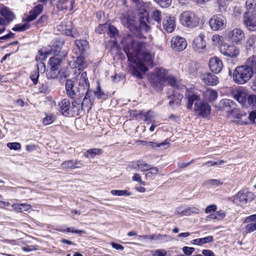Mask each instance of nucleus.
I'll return each mask as SVG.
<instances>
[{"instance_id": "21", "label": "nucleus", "mask_w": 256, "mask_h": 256, "mask_svg": "<svg viewBox=\"0 0 256 256\" xmlns=\"http://www.w3.org/2000/svg\"><path fill=\"white\" fill-rule=\"evenodd\" d=\"M63 44V42L60 40L58 38L54 40L52 42L50 50H48V54H54L55 56H58L61 50Z\"/></svg>"}, {"instance_id": "17", "label": "nucleus", "mask_w": 256, "mask_h": 256, "mask_svg": "<svg viewBox=\"0 0 256 256\" xmlns=\"http://www.w3.org/2000/svg\"><path fill=\"white\" fill-rule=\"evenodd\" d=\"M84 94H85V96L82 102V105L84 109L88 108V110H89L92 108L94 100V92L88 88V89H86Z\"/></svg>"}, {"instance_id": "29", "label": "nucleus", "mask_w": 256, "mask_h": 256, "mask_svg": "<svg viewBox=\"0 0 256 256\" xmlns=\"http://www.w3.org/2000/svg\"><path fill=\"white\" fill-rule=\"evenodd\" d=\"M203 95L204 98L210 102L215 100L218 97L217 92L211 88L207 89Z\"/></svg>"}, {"instance_id": "10", "label": "nucleus", "mask_w": 256, "mask_h": 256, "mask_svg": "<svg viewBox=\"0 0 256 256\" xmlns=\"http://www.w3.org/2000/svg\"><path fill=\"white\" fill-rule=\"evenodd\" d=\"M232 96L238 102L244 104L247 100L248 94L246 89L242 87L233 88L231 91Z\"/></svg>"}, {"instance_id": "58", "label": "nucleus", "mask_w": 256, "mask_h": 256, "mask_svg": "<svg viewBox=\"0 0 256 256\" xmlns=\"http://www.w3.org/2000/svg\"><path fill=\"white\" fill-rule=\"evenodd\" d=\"M7 146L10 150H18L20 148L21 146L19 142H9L7 144Z\"/></svg>"}, {"instance_id": "27", "label": "nucleus", "mask_w": 256, "mask_h": 256, "mask_svg": "<svg viewBox=\"0 0 256 256\" xmlns=\"http://www.w3.org/2000/svg\"><path fill=\"white\" fill-rule=\"evenodd\" d=\"M84 55H78L76 60L74 63L70 66L73 68H78V70H81L86 67V62L83 56Z\"/></svg>"}, {"instance_id": "9", "label": "nucleus", "mask_w": 256, "mask_h": 256, "mask_svg": "<svg viewBox=\"0 0 256 256\" xmlns=\"http://www.w3.org/2000/svg\"><path fill=\"white\" fill-rule=\"evenodd\" d=\"M170 44L172 48L178 52L182 51L187 46V42L185 38L179 36L172 37Z\"/></svg>"}, {"instance_id": "2", "label": "nucleus", "mask_w": 256, "mask_h": 256, "mask_svg": "<svg viewBox=\"0 0 256 256\" xmlns=\"http://www.w3.org/2000/svg\"><path fill=\"white\" fill-rule=\"evenodd\" d=\"M76 80L78 81V88L74 86V82L72 80H67L65 87L66 93L68 98H75L78 93L79 95L84 94L86 89L90 87V84L87 78L86 72H84L76 76Z\"/></svg>"}, {"instance_id": "20", "label": "nucleus", "mask_w": 256, "mask_h": 256, "mask_svg": "<svg viewBox=\"0 0 256 256\" xmlns=\"http://www.w3.org/2000/svg\"><path fill=\"white\" fill-rule=\"evenodd\" d=\"M201 79L204 83L210 86H216L218 83V78L214 74L207 72L201 76Z\"/></svg>"}, {"instance_id": "64", "label": "nucleus", "mask_w": 256, "mask_h": 256, "mask_svg": "<svg viewBox=\"0 0 256 256\" xmlns=\"http://www.w3.org/2000/svg\"><path fill=\"white\" fill-rule=\"evenodd\" d=\"M166 252L164 250H157L154 252L153 256H166Z\"/></svg>"}, {"instance_id": "19", "label": "nucleus", "mask_w": 256, "mask_h": 256, "mask_svg": "<svg viewBox=\"0 0 256 256\" xmlns=\"http://www.w3.org/2000/svg\"><path fill=\"white\" fill-rule=\"evenodd\" d=\"M84 110L81 98H75L72 102V116L79 115Z\"/></svg>"}, {"instance_id": "36", "label": "nucleus", "mask_w": 256, "mask_h": 256, "mask_svg": "<svg viewBox=\"0 0 256 256\" xmlns=\"http://www.w3.org/2000/svg\"><path fill=\"white\" fill-rule=\"evenodd\" d=\"M154 73L165 82V80L168 76V71L162 68H155Z\"/></svg>"}, {"instance_id": "51", "label": "nucleus", "mask_w": 256, "mask_h": 256, "mask_svg": "<svg viewBox=\"0 0 256 256\" xmlns=\"http://www.w3.org/2000/svg\"><path fill=\"white\" fill-rule=\"evenodd\" d=\"M60 231L62 232H72L78 234L79 235H81L82 234L85 232L84 230H75L74 228H68L66 229H60Z\"/></svg>"}, {"instance_id": "22", "label": "nucleus", "mask_w": 256, "mask_h": 256, "mask_svg": "<svg viewBox=\"0 0 256 256\" xmlns=\"http://www.w3.org/2000/svg\"><path fill=\"white\" fill-rule=\"evenodd\" d=\"M244 222L248 223L245 226L246 232H252L256 230V214L246 218Z\"/></svg>"}, {"instance_id": "38", "label": "nucleus", "mask_w": 256, "mask_h": 256, "mask_svg": "<svg viewBox=\"0 0 256 256\" xmlns=\"http://www.w3.org/2000/svg\"><path fill=\"white\" fill-rule=\"evenodd\" d=\"M146 144L148 146L152 148H154L155 147L160 148L162 147L163 149H166L169 146V142L166 140L164 142L161 143H156L153 142H148Z\"/></svg>"}, {"instance_id": "56", "label": "nucleus", "mask_w": 256, "mask_h": 256, "mask_svg": "<svg viewBox=\"0 0 256 256\" xmlns=\"http://www.w3.org/2000/svg\"><path fill=\"white\" fill-rule=\"evenodd\" d=\"M108 34L110 37H114L118 34V30L114 26H108Z\"/></svg>"}, {"instance_id": "32", "label": "nucleus", "mask_w": 256, "mask_h": 256, "mask_svg": "<svg viewBox=\"0 0 256 256\" xmlns=\"http://www.w3.org/2000/svg\"><path fill=\"white\" fill-rule=\"evenodd\" d=\"M150 166H151L141 160L136 161L133 164L134 168L140 170L142 172L148 171Z\"/></svg>"}, {"instance_id": "1", "label": "nucleus", "mask_w": 256, "mask_h": 256, "mask_svg": "<svg viewBox=\"0 0 256 256\" xmlns=\"http://www.w3.org/2000/svg\"><path fill=\"white\" fill-rule=\"evenodd\" d=\"M122 42L128 60L136 64V67L132 68V74L138 78H142V75L138 69L144 72L148 70L142 62L148 65L152 66L154 54L152 52V47L146 42L134 40L130 34L124 38Z\"/></svg>"}, {"instance_id": "40", "label": "nucleus", "mask_w": 256, "mask_h": 256, "mask_svg": "<svg viewBox=\"0 0 256 256\" xmlns=\"http://www.w3.org/2000/svg\"><path fill=\"white\" fill-rule=\"evenodd\" d=\"M213 237L212 236H208L204 238H197L192 240V244L197 245H202L203 244L208 243L212 242Z\"/></svg>"}, {"instance_id": "34", "label": "nucleus", "mask_w": 256, "mask_h": 256, "mask_svg": "<svg viewBox=\"0 0 256 256\" xmlns=\"http://www.w3.org/2000/svg\"><path fill=\"white\" fill-rule=\"evenodd\" d=\"M62 62V59L59 58L52 57L49 60V64L52 71H55L58 68V66Z\"/></svg>"}, {"instance_id": "54", "label": "nucleus", "mask_w": 256, "mask_h": 256, "mask_svg": "<svg viewBox=\"0 0 256 256\" xmlns=\"http://www.w3.org/2000/svg\"><path fill=\"white\" fill-rule=\"evenodd\" d=\"M28 28V26L26 24H18L12 30L16 32H20L27 30Z\"/></svg>"}, {"instance_id": "52", "label": "nucleus", "mask_w": 256, "mask_h": 256, "mask_svg": "<svg viewBox=\"0 0 256 256\" xmlns=\"http://www.w3.org/2000/svg\"><path fill=\"white\" fill-rule=\"evenodd\" d=\"M56 119V117L53 114L46 115L43 119V123L45 125H48L52 123Z\"/></svg>"}, {"instance_id": "13", "label": "nucleus", "mask_w": 256, "mask_h": 256, "mask_svg": "<svg viewBox=\"0 0 256 256\" xmlns=\"http://www.w3.org/2000/svg\"><path fill=\"white\" fill-rule=\"evenodd\" d=\"M243 22L245 26L250 31L256 30V15L245 12Z\"/></svg>"}, {"instance_id": "49", "label": "nucleus", "mask_w": 256, "mask_h": 256, "mask_svg": "<svg viewBox=\"0 0 256 256\" xmlns=\"http://www.w3.org/2000/svg\"><path fill=\"white\" fill-rule=\"evenodd\" d=\"M222 184V182L216 179L210 180L206 182V184L212 186L214 188Z\"/></svg>"}, {"instance_id": "33", "label": "nucleus", "mask_w": 256, "mask_h": 256, "mask_svg": "<svg viewBox=\"0 0 256 256\" xmlns=\"http://www.w3.org/2000/svg\"><path fill=\"white\" fill-rule=\"evenodd\" d=\"M103 153V150L100 148H93L88 150L85 152L84 156L87 158H94L96 155Z\"/></svg>"}, {"instance_id": "6", "label": "nucleus", "mask_w": 256, "mask_h": 256, "mask_svg": "<svg viewBox=\"0 0 256 256\" xmlns=\"http://www.w3.org/2000/svg\"><path fill=\"white\" fill-rule=\"evenodd\" d=\"M245 34L244 31L239 28H235L228 33V38L233 44H241L244 40Z\"/></svg>"}, {"instance_id": "16", "label": "nucleus", "mask_w": 256, "mask_h": 256, "mask_svg": "<svg viewBox=\"0 0 256 256\" xmlns=\"http://www.w3.org/2000/svg\"><path fill=\"white\" fill-rule=\"evenodd\" d=\"M236 107L235 102L229 99L222 100L218 106V108L220 110H226L228 112L231 113Z\"/></svg>"}, {"instance_id": "42", "label": "nucleus", "mask_w": 256, "mask_h": 256, "mask_svg": "<svg viewBox=\"0 0 256 256\" xmlns=\"http://www.w3.org/2000/svg\"><path fill=\"white\" fill-rule=\"evenodd\" d=\"M152 20L160 24L162 19V12L159 10H155L152 12L151 14Z\"/></svg>"}, {"instance_id": "53", "label": "nucleus", "mask_w": 256, "mask_h": 256, "mask_svg": "<svg viewBox=\"0 0 256 256\" xmlns=\"http://www.w3.org/2000/svg\"><path fill=\"white\" fill-rule=\"evenodd\" d=\"M62 168L66 170L68 168L74 169L76 168V166H74L73 165V161L72 160H66L64 162L61 164Z\"/></svg>"}, {"instance_id": "30", "label": "nucleus", "mask_w": 256, "mask_h": 256, "mask_svg": "<svg viewBox=\"0 0 256 256\" xmlns=\"http://www.w3.org/2000/svg\"><path fill=\"white\" fill-rule=\"evenodd\" d=\"M170 99L169 104L172 106V104H175L177 106H179L183 98V96L178 93H174L173 94L169 96Z\"/></svg>"}, {"instance_id": "37", "label": "nucleus", "mask_w": 256, "mask_h": 256, "mask_svg": "<svg viewBox=\"0 0 256 256\" xmlns=\"http://www.w3.org/2000/svg\"><path fill=\"white\" fill-rule=\"evenodd\" d=\"M226 216V213L224 211L219 210L214 214H210L207 216L208 220H222Z\"/></svg>"}, {"instance_id": "61", "label": "nucleus", "mask_w": 256, "mask_h": 256, "mask_svg": "<svg viewBox=\"0 0 256 256\" xmlns=\"http://www.w3.org/2000/svg\"><path fill=\"white\" fill-rule=\"evenodd\" d=\"M248 102L249 104L256 107V96L254 95H250L247 98Z\"/></svg>"}, {"instance_id": "57", "label": "nucleus", "mask_w": 256, "mask_h": 256, "mask_svg": "<svg viewBox=\"0 0 256 256\" xmlns=\"http://www.w3.org/2000/svg\"><path fill=\"white\" fill-rule=\"evenodd\" d=\"M108 28V25L107 24H99L98 26L96 28V31L98 34H102L107 30Z\"/></svg>"}, {"instance_id": "8", "label": "nucleus", "mask_w": 256, "mask_h": 256, "mask_svg": "<svg viewBox=\"0 0 256 256\" xmlns=\"http://www.w3.org/2000/svg\"><path fill=\"white\" fill-rule=\"evenodd\" d=\"M220 50L223 55L231 58H236L239 54V50L236 46L223 44L220 46Z\"/></svg>"}, {"instance_id": "60", "label": "nucleus", "mask_w": 256, "mask_h": 256, "mask_svg": "<svg viewBox=\"0 0 256 256\" xmlns=\"http://www.w3.org/2000/svg\"><path fill=\"white\" fill-rule=\"evenodd\" d=\"M93 92L94 96H96L98 99L102 98L104 96V93L102 91L100 86H98L96 90L94 92Z\"/></svg>"}, {"instance_id": "12", "label": "nucleus", "mask_w": 256, "mask_h": 256, "mask_svg": "<svg viewBox=\"0 0 256 256\" xmlns=\"http://www.w3.org/2000/svg\"><path fill=\"white\" fill-rule=\"evenodd\" d=\"M60 112L66 116H72V102L68 98H64L58 104Z\"/></svg>"}, {"instance_id": "43", "label": "nucleus", "mask_w": 256, "mask_h": 256, "mask_svg": "<svg viewBox=\"0 0 256 256\" xmlns=\"http://www.w3.org/2000/svg\"><path fill=\"white\" fill-rule=\"evenodd\" d=\"M246 64L252 70V74L256 72V56L249 58Z\"/></svg>"}, {"instance_id": "26", "label": "nucleus", "mask_w": 256, "mask_h": 256, "mask_svg": "<svg viewBox=\"0 0 256 256\" xmlns=\"http://www.w3.org/2000/svg\"><path fill=\"white\" fill-rule=\"evenodd\" d=\"M43 10V6L42 4H38L34 7V8L30 11L28 16L26 18L28 22H31L36 18Z\"/></svg>"}, {"instance_id": "63", "label": "nucleus", "mask_w": 256, "mask_h": 256, "mask_svg": "<svg viewBox=\"0 0 256 256\" xmlns=\"http://www.w3.org/2000/svg\"><path fill=\"white\" fill-rule=\"evenodd\" d=\"M236 200H239L240 202H243V203H246V198L245 194L242 192H240L236 196Z\"/></svg>"}, {"instance_id": "45", "label": "nucleus", "mask_w": 256, "mask_h": 256, "mask_svg": "<svg viewBox=\"0 0 256 256\" xmlns=\"http://www.w3.org/2000/svg\"><path fill=\"white\" fill-rule=\"evenodd\" d=\"M158 168L156 167L150 166L148 169V172L145 174L146 178H152V176H156L158 174Z\"/></svg>"}, {"instance_id": "41", "label": "nucleus", "mask_w": 256, "mask_h": 256, "mask_svg": "<svg viewBox=\"0 0 256 256\" xmlns=\"http://www.w3.org/2000/svg\"><path fill=\"white\" fill-rule=\"evenodd\" d=\"M13 208L17 212H22L30 210L31 208V206L27 204H16L14 205Z\"/></svg>"}, {"instance_id": "48", "label": "nucleus", "mask_w": 256, "mask_h": 256, "mask_svg": "<svg viewBox=\"0 0 256 256\" xmlns=\"http://www.w3.org/2000/svg\"><path fill=\"white\" fill-rule=\"evenodd\" d=\"M224 38L222 36L218 34H214L212 37L213 44L215 46L222 44Z\"/></svg>"}, {"instance_id": "31", "label": "nucleus", "mask_w": 256, "mask_h": 256, "mask_svg": "<svg viewBox=\"0 0 256 256\" xmlns=\"http://www.w3.org/2000/svg\"><path fill=\"white\" fill-rule=\"evenodd\" d=\"M246 6L247 11L245 12H248L250 14H254L256 15V0H246Z\"/></svg>"}, {"instance_id": "7", "label": "nucleus", "mask_w": 256, "mask_h": 256, "mask_svg": "<svg viewBox=\"0 0 256 256\" xmlns=\"http://www.w3.org/2000/svg\"><path fill=\"white\" fill-rule=\"evenodd\" d=\"M211 110L210 106L204 102H197L194 104V111L200 116L206 118L210 115Z\"/></svg>"}, {"instance_id": "39", "label": "nucleus", "mask_w": 256, "mask_h": 256, "mask_svg": "<svg viewBox=\"0 0 256 256\" xmlns=\"http://www.w3.org/2000/svg\"><path fill=\"white\" fill-rule=\"evenodd\" d=\"M166 82L168 84L174 88H180L179 86L180 82L177 80L176 78L172 75H168L167 76L165 82Z\"/></svg>"}, {"instance_id": "35", "label": "nucleus", "mask_w": 256, "mask_h": 256, "mask_svg": "<svg viewBox=\"0 0 256 256\" xmlns=\"http://www.w3.org/2000/svg\"><path fill=\"white\" fill-rule=\"evenodd\" d=\"M170 238L167 234H153L152 235H150L149 236V240L150 241H152L154 240H158L160 242H168V240L166 238Z\"/></svg>"}, {"instance_id": "4", "label": "nucleus", "mask_w": 256, "mask_h": 256, "mask_svg": "<svg viewBox=\"0 0 256 256\" xmlns=\"http://www.w3.org/2000/svg\"><path fill=\"white\" fill-rule=\"evenodd\" d=\"M179 20L184 26L192 28L196 27L198 25L200 18L194 12L186 10L180 14Z\"/></svg>"}, {"instance_id": "14", "label": "nucleus", "mask_w": 256, "mask_h": 256, "mask_svg": "<svg viewBox=\"0 0 256 256\" xmlns=\"http://www.w3.org/2000/svg\"><path fill=\"white\" fill-rule=\"evenodd\" d=\"M176 20L173 16H170L169 14L164 15L162 19V26L164 29L168 32H172L176 28Z\"/></svg>"}, {"instance_id": "3", "label": "nucleus", "mask_w": 256, "mask_h": 256, "mask_svg": "<svg viewBox=\"0 0 256 256\" xmlns=\"http://www.w3.org/2000/svg\"><path fill=\"white\" fill-rule=\"evenodd\" d=\"M252 70L246 64L237 67L233 72V80L238 84H246L252 76Z\"/></svg>"}, {"instance_id": "46", "label": "nucleus", "mask_w": 256, "mask_h": 256, "mask_svg": "<svg viewBox=\"0 0 256 256\" xmlns=\"http://www.w3.org/2000/svg\"><path fill=\"white\" fill-rule=\"evenodd\" d=\"M154 1L162 8L169 7L172 2V0H154Z\"/></svg>"}, {"instance_id": "24", "label": "nucleus", "mask_w": 256, "mask_h": 256, "mask_svg": "<svg viewBox=\"0 0 256 256\" xmlns=\"http://www.w3.org/2000/svg\"><path fill=\"white\" fill-rule=\"evenodd\" d=\"M150 82L152 86L157 88L158 90H162L164 83L154 73L150 76Z\"/></svg>"}, {"instance_id": "23", "label": "nucleus", "mask_w": 256, "mask_h": 256, "mask_svg": "<svg viewBox=\"0 0 256 256\" xmlns=\"http://www.w3.org/2000/svg\"><path fill=\"white\" fill-rule=\"evenodd\" d=\"M185 96L188 100L187 108L189 109L192 108L194 101L200 100V96L191 90H187Z\"/></svg>"}, {"instance_id": "5", "label": "nucleus", "mask_w": 256, "mask_h": 256, "mask_svg": "<svg viewBox=\"0 0 256 256\" xmlns=\"http://www.w3.org/2000/svg\"><path fill=\"white\" fill-rule=\"evenodd\" d=\"M208 22L211 29L216 31L222 30L225 28L226 20L222 14H216L210 18Z\"/></svg>"}, {"instance_id": "15", "label": "nucleus", "mask_w": 256, "mask_h": 256, "mask_svg": "<svg viewBox=\"0 0 256 256\" xmlns=\"http://www.w3.org/2000/svg\"><path fill=\"white\" fill-rule=\"evenodd\" d=\"M204 35L203 33H200L194 38L192 44V48L198 52H202L203 50L206 48V42L204 40Z\"/></svg>"}, {"instance_id": "55", "label": "nucleus", "mask_w": 256, "mask_h": 256, "mask_svg": "<svg viewBox=\"0 0 256 256\" xmlns=\"http://www.w3.org/2000/svg\"><path fill=\"white\" fill-rule=\"evenodd\" d=\"M39 76L40 73H38V72L34 70L32 72L30 78L34 84H38Z\"/></svg>"}, {"instance_id": "59", "label": "nucleus", "mask_w": 256, "mask_h": 256, "mask_svg": "<svg viewBox=\"0 0 256 256\" xmlns=\"http://www.w3.org/2000/svg\"><path fill=\"white\" fill-rule=\"evenodd\" d=\"M38 72V73L44 74L46 71V65L42 62L37 64V69L36 70Z\"/></svg>"}, {"instance_id": "25", "label": "nucleus", "mask_w": 256, "mask_h": 256, "mask_svg": "<svg viewBox=\"0 0 256 256\" xmlns=\"http://www.w3.org/2000/svg\"><path fill=\"white\" fill-rule=\"evenodd\" d=\"M122 22L126 28H127L132 32L134 31L136 28L134 20L130 16H124L122 18Z\"/></svg>"}, {"instance_id": "18", "label": "nucleus", "mask_w": 256, "mask_h": 256, "mask_svg": "<svg viewBox=\"0 0 256 256\" xmlns=\"http://www.w3.org/2000/svg\"><path fill=\"white\" fill-rule=\"evenodd\" d=\"M209 66L213 72L217 74L222 70L223 64L222 60L219 58L213 57L210 60Z\"/></svg>"}, {"instance_id": "50", "label": "nucleus", "mask_w": 256, "mask_h": 256, "mask_svg": "<svg viewBox=\"0 0 256 256\" xmlns=\"http://www.w3.org/2000/svg\"><path fill=\"white\" fill-rule=\"evenodd\" d=\"M110 193L112 195L116 196H130V193L126 190H112Z\"/></svg>"}, {"instance_id": "11", "label": "nucleus", "mask_w": 256, "mask_h": 256, "mask_svg": "<svg viewBox=\"0 0 256 256\" xmlns=\"http://www.w3.org/2000/svg\"><path fill=\"white\" fill-rule=\"evenodd\" d=\"M89 48L88 42L84 40H76L74 50L77 55H85Z\"/></svg>"}, {"instance_id": "28", "label": "nucleus", "mask_w": 256, "mask_h": 256, "mask_svg": "<svg viewBox=\"0 0 256 256\" xmlns=\"http://www.w3.org/2000/svg\"><path fill=\"white\" fill-rule=\"evenodd\" d=\"M1 16L7 23L12 21L15 18L14 14L7 7H4L0 10Z\"/></svg>"}, {"instance_id": "47", "label": "nucleus", "mask_w": 256, "mask_h": 256, "mask_svg": "<svg viewBox=\"0 0 256 256\" xmlns=\"http://www.w3.org/2000/svg\"><path fill=\"white\" fill-rule=\"evenodd\" d=\"M156 117V114L152 110H148L144 114V120L148 122V123L152 122L154 118Z\"/></svg>"}, {"instance_id": "44", "label": "nucleus", "mask_w": 256, "mask_h": 256, "mask_svg": "<svg viewBox=\"0 0 256 256\" xmlns=\"http://www.w3.org/2000/svg\"><path fill=\"white\" fill-rule=\"evenodd\" d=\"M64 30V34L66 36H72L74 38H78L79 36V34L76 29L74 28H66Z\"/></svg>"}, {"instance_id": "62", "label": "nucleus", "mask_w": 256, "mask_h": 256, "mask_svg": "<svg viewBox=\"0 0 256 256\" xmlns=\"http://www.w3.org/2000/svg\"><path fill=\"white\" fill-rule=\"evenodd\" d=\"M200 210L197 208L194 207L187 208L186 212H185V214L186 216H188L192 214H198Z\"/></svg>"}]
</instances>
